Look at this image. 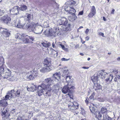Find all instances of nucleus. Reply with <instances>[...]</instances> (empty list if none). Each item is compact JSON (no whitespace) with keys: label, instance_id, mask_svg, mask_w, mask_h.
<instances>
[{"label":"nucleus","instance_id":"obj_31","mask_svg":"<svg viewBox=\"0 0 120 120\" xmlns=\"http://www.w3.org/2000/svg\"><path fill=\"white\" fill-rule=\"evenodd\" d=\"M26 15L27 16V19L26 20V22H30V21L32 19V16L30 14H28V13H26Z\"/></svg>","mask_w":120,"mask_h":120},{"label":"nucleus","instance_id":"obj_62","mask_svg":"<svg viewBox=\"0 0 120 120\" xmlns=\"http://www.w3.org/2000/svg\"><path fill=\"white\" fill-rule=\"evenodd\" d=\"M82 68L84 69H88L89 68L88 67H83Z\"/></svg>","mask_w":120,"mask_h":120},{"label":"nucleus","instance_id":"obj_4","mask_svg":"<svg viewBox=\"0 0 120 120\" xmlns=\"http://www.w3.org/2000/svg\"><path fill=\"white\" fill-rule=\"evenodd\" d=\"M75 87L71 85V84H69V83L67 84V85L65 86L62 89V91L63 93L64 94H66L68 92V93L71 92L74 89Z\"/></svg>","mask_w":120,"mask_h":120},{"label":"nucleus","instance_id":"obj_32","mask_svg":"<svg viewBox=\"0 0 120 120\" xmlns=\"http://www.w3.org/2000/svg\"><path fill=\"white\" fill-rule=\"evenodd\" d=\"M43 46L45 47H49L51 45V44L49 42L45 43L43 42L41 43Z\"/></svg>","mask_w":120,"mask_h":120},{"label":"nucleus","instance_id":"obj_42","mask_svg":"<svg viewBox=\"0 0 120 120\" xmlns=\"http://www.w3.org/2000/svg\"><path fill=\"white\" fill-rule=\"evenodd\" d=\"M6 100L5 98H4V100L0 101L1 102L0 103H1L2 104V105H6L7 104V102L6 100Z\"/></svg>","mask_w":120,"mask_h":120},{"label":"nucleus","instance_id":"obj_9","mask_svg":"<svg viewBox=\"0 0 120 120\" xmlns=\"http://www.w3.org/2000/svg\"><path fill=\"white\" fill-rule=\"evenodd\" d=\"M14 90H12L7 93V94L5 96L6 100L10 99L12 98H14Z\"/></svg>","mask_w":120,"mask_h":120},{"label":"nucleus","instance_id":"obj_29","mask_svg":"<svg viewBox=\"0 0 120 120\" xmlns=\"http://www.w3.org/2000/svg\"><path fill=\"white\" fill-rule=\"evenodd\" d=\"M89 108L91 111L94 113L96 111V107L95 105H90L89 106Z\"/></svg>","mask_w":120,"mask_h":120},{"label":"nucleus","instance_id":"obj_40","mask_svg":"<svg viewBox=\"0 0 120 120\" xmlns=\"http://www.w3.org/2000/svg\"><path fill=\"white\" fill-rule=\"evenodd\" d=\"M27 78L30 80H33L34 79V76L32 74V73L31 72V73L28 76H27Z\"/></svg>","mask_w":120,"mask_h":120},{"label":"nucleus","instance_id":"obj_27","mask_svg":"<svg viewBox=\"0 0 120 120\" xmlns=\"http://www.w3.org/2000/svg\"><path fill=\"white\" fill-rule=\"evenodd\" d=\"M19 10H20L23 11H26L27 9V7L25 5L23 4L20 6L19 7Z\"/></svg>","mask_w":120,"mask_h":120},{"label":"nucleus","instance_id":"obj_11","mask_svg":"<svg viewBox=\"0 0 120 120\" xmlns=\"http://www.w3.org/2000/svg\"><path fill=\"white\" fill-rule=\"evenodd\" d=\"M64 9L65 10L68 12V13L70 14L72 13V12L75 13L76 11L74 9V8L71 7L69 6H66L65 7Z\"/></svg>","mask_w":120,"mask_h":120},{"label":"nucleus","instance_id":"obj_59","mask_svg":"<svg viewBox=\"0 0 120 120\" xmlns=\"http://www.w3.org/2000/svg\"><path fill=\"white\" fill-rule=\"evenodd\" d=\"M18 120H22L21 117L19 116L18 117L17 119Z\"/></svg>","mask_w":120,"mask_h":120},{"label":"nucleus","instance_id":"obj_6","mask_svg":"<svg viewBox=\"0 0 120 120\" xmlns=\"http://www.w3.org/2000/svg\"><path fill=\"white\" fill-rule=\"evenodd\" d=\"M19 8L18 6L14 7L10 10V13L12 15H17L19 13Z\"/></svg>","mask_w":120,"mask_h":120},{"label":"nucleus","instance_id":"obj_21","mask_svg":"<svg viewBox=\"0 0 120 120\" xmlns=\"http://www.w3.org/2000/svg\"><path fill=\"white\" fill-rule=\"evenodd\" d=\"M70 14H71V15L68 18L69 20L71 21H75L77 18V17L75 16V13L73 12L72 13Z\"/></svg>","mask_w":120,"mask_h":120},{"label":"nucleus","instance_id":"obj_60","mask_svg":"<svg viewBox=\"0 0 120 120\" xmlns=\"http://www.w3.org/2000/svg\"><path fill=\"white\" fill-rule=\"evenodd\" d=\"M115 11V10L114 9H112L111 12V14H114V12Z\"/></svg>","mask_w":120,"mask_h":120},{"label":"nucleus","instance_id":"obj_53","mask_svg":"<svg viewBox=\"0 0 120 120\" xmlns=\"http://www.w3.org/2000/svg\"><path fill=\"white\" fill-rule=\"evenodd\" d=\"M115 74H116L118 73L117 71L116 70H113L112 71Z\"/></svg>","mask_w":120,"mask_h":120},{"label":"nucleus","instance_id":"obj_35","mask_svg":"<svg viewBox=\"0 0 120 120\" xmlns=\"http://www.w3.org/2000/svg\"><path fill=\"white\" fill-rule=\"evenodd\" d=\"M5 78H6V77H8V76H10L11 74V72L9 70H8L7 71L5 72Z\"/></svg>","mask_w":120,"mask_h":120},{"label":"nucleus","instance_id":"obj_57","mask_svg":"<svg viewBox=\"0 0 120 120\" xmlns=\"http://www.w3.org/2000/svg\"><path fill=\"white\" fill-rule=\"evenodd\" d=\"M99 35H101L103 37H104V34L103 33L100 32L99 33Z\"/></svg>","mask_w":120,"mask_h":120},{"label":"nucleus","instance_id":"obj_15","mask_svg":"<svg viewBox=\"0 0 120 120\" xmlns=\"http://www.w3.org/2000/svg\"><path fill=\"white\" fill-rule=\"evenodd\" d=\"M6 112L7 110L6 109L2 111V115L3 116L2 118L3 120H6V119L7 120L9 118L8 117L10 115L9 114L8 115H6Z\"/></svg>","mask_w":120,"mask_h":120},{"label":"nucleus","instance_id":"obj_16","mask_svg":"<svg viewBox=\"0 0 120 120\" xmlns=\"http://www.w3.org/2000/svg\"><path fill=\"white\" fill-rule=\"evenodd\" d=\"M66 2L65 4L68 5V6H74L76 5V0H68Z\"/></svg>","mask_w":120,"mask_h":120},{"label":"nucleus","instance_id":"obj_52","mask_svg":"<svg viewBox=\"0 0 120 120\" xmlns=\"http://www.w3.org/2000/svg\"><path fill=\"white\" fill-rule=\"evenodd\" d=\"M83 11H80V12H79L78 14V15H82L83 14Z\"/></svg>","mask_w":120,"mask_h":120},{"label":"nucleus","instance_id":"obj_22","mask_svg":"<svg viewBox=\"0 0 120 120\" xmlns=\"http://www.w3.org/2000/svg\"><path fill=\"white\" fill-rule=\"evenodd\" d=\"M51 70V68H50L49 67L44 66L40 70L41 72L43 73L46 72L50 71Z\"/></svg>","mask_w":120,"mask_h":120},{"label":"nucleus","instance_id":"obj_43","mask_svg":"<svg viewBox=\"0 0 120 120\" xmlns=\"http://www.w3.org/2000/svg\"><path fill=\"white\" fill-rule=\"evenodd\" d=\"M95 95V94L94 92H93V93L89 97V98H88L89 99V100H94V97Z\"/></svg>","mask_w":120,"mask_h":120},{"label":"nucleus","instance_id":"obj_64","mask_svg":"<svg viewBox=\"0 0 120 120\" xmlns=\"http://www.w3.org/2000/svg\"><path fill=\"white\" fill-rule=\"evenodd\" d=\"M85 39L87 41H88L89 39V37H86Z\"/></svg>","mask_w":120,"mask_h":120},{"label":"nucleus","instance_id":"obj_63","mask_svg":"<svg viewBox=\"0 0 120 120\" xmlns=\"http://www.w3.org/2000/svg\"><path fill=\"white\" fill-rule=\"evenodd\" d=\"M52 47L53 48H54L55 47V43L54 42H53L52 44Z\"/></svg>","mask_w":120,"mask_h":120},{"label":"nucleus","instance_id":"obj_58","mask_svg":"<svg viewBox=\"0 0 120 120\" xmlns=\"http://www.w3.org/2000/svg\"><path fill=\"white\" fill-rule=\"evenodd\" d=\"M89 30L88 29H87L85 31V33H86V34H87L89 32Z\"/></svg>","mask_w":120,"mask_h":120},{"label":"nucleus","instance_id":"obj_13","mask_svg":"<svg viewBox=\"0 0 120 120\" xmlns=\"http://www.w3.org/2000/svg\"><path fill=\"white\" fill-rule=\"evenodd\" d=\"M50 60L49 58H46L45 59L44 63V66L49 67L50 68H51L50 65Z\"/></svg>","mask_w":120,"mask_h":120},{"label":"nucleus","instance_id":"obj_24","mask_svg":"<svg viewBox=\"0 0 120 120\" xmlns=\"http://www.w3.org/2000/svg\"><path fill=\"white\" fill-rule=\"evenodd\" d=\"M108 74V73L106 72L101 71L99 72V73H98L99 76L103 79H105L106 76V75Z\"/></svg>","mask_w":120,"mask_h":120},{"label":"nucleus","instance_id":"obj_14","mask_svg":"<svg viewBox=\"0 0 120 120\" xmlns=\"http://www.w3.org/2000/svg\"><path fill=\"white\" fill-rule=\"evenodd\" d=\"M29 39L32 41H33L34 39L33 37L29 36L25 34L24 40H23V43H28L29 42Z\"/></svg>","mask_w":120,"mask_h":120},{"label":"nucleus","instance_id":"obj_26","mask_svg":"<svg viewBox=\"0 0 120 120\" xmlns=\"http://www.w3.org/2000/svg\"><path fill=\"white\" fill-rule=\"evenodd\" d=\"M102 86L100 84H94V89L95 90H102Z\"/></svg>","mask_w":120,"mask_h":120},{"label":"nucleus","instance_id":"obj_47","mask_svg":"<svg viewBox=\"0 0 120 120\" xmlns=\"http://www.w3.org/2000/svg\"><path fill=\"white\" fill-rule=\"evenodd\" d=\"M5 12L4 10H1L0 9V16L3 15Z\"/></svg>","mask_w":120,"mask_h":120},{"label":"nucleus","instance_id":"obj_55","mask_svg":"<svg viewBox=\"0 0 120 120\" xmlns=\"http://www.w3.org/2000/svg\"><path fill=\"white\" fill-rule=\"evenodd\" d=\"M79 45H76L75 46V48L76 49H77L78 48H79Z\"/></svg>","mask_w":120,"mask_h":120},{"label":"nucleus","instance_id":"obj_5","mask_svg":"<svg viewBox=\"0 0 120 120\" xmlns=\"http://www.w3.org/2000/svg\"><path fill=\"white\" fill-rule=\"evenodd\" d=\"M36 25V24L34 23L30 24L27 22L25 25V28L26 29H28L30 31H34L35 28L34 26Z\"/></svg>","mask_w":120,"mask_h":120},{"label":"nucleus","instance_id":"obj_7","mask_svg":"<svg viewBox=\"0 0 120 120\" xmlns=\"http://www.w3.org/2000/svg\"><path fill=\"white\" fill-rule=\"evenodd\" d=\"M11 20V18L6 15L0 17V20L7 24Z\"/></svg>","mask_w":120,"mask_h":120},{"label":"nucleus","instance_id":"obj_33","mask_svg":"<svg viewBox=\"0 0 120 120\" xmlns=\"http://www.w3.org/2000/svg\"><path fill=\"white\" fill-rule=\"evenodd\" d=\"M51 53L55 57H56L58 55V52L55 51L53 49H52V50Z\"/></svg>","mask_w":120,"mask_h":120},{"label":"nucleus","instance_id":"obj_49","mask_svg":"<svg viewBox=\"0 0 120 120\" xmlns=\"http://www.w3.org/2000/svg\"><path fill=\"white\" fill-rule=\"evenodd\" d=\"M69 60V59H66L64 58H62L61 59V60L62 61H67Z\"/></svg>","mask_w":120,"mask_h":120},{"label":"nucleus","instance_id":"obj_19","mask_svg":"<svg viewBox=\"0 0 120 120\" xmlns=\"http://www.w3.org/2000/svg\"><path fill=\"white\" fill-rule=\"evenodd\" d=\"M94 114L96 115V117L99 120H101L102 119V115L99 111H96L94 113Z\"/></svg>","mask_w":120,"mask_h":120},{"label":"nucleus","instance_id":"obj_51","mask_svg":"<svg viewBox=\"0 0 120 120\" xmlns=\"http://www.w3.org/2000/svg\"><path fill=\"white\" fill-rule=\"evenodd\" d=\"M59 45V46H59L60 47V46L62 48V49H63L65 48L64 46V45H62L61 44H60Z\"/></svg>","mask_w":120,"mask_h":120},{"label":"nucleus","instance_id":"obj_41","mask_svg":"<svg viewBox=\"0 0 120 120\" xmlns=\"http://www.w3.org/2000/svg\"><path fill=\"white\" fill-rule=\"evenodd\" d=\"M71 78V77L68 76V75L66 76V81L67 82H66L67 83V84H68V83H69V84H71L70 83V82H69V80H70Z\"/></svg>","mask_w":120,"mask_h":120},{"label":"nucleus","instance_id":"obj_25","mask_svg":"<svg viewBox=\"0 0 120 120\" xmlns=\"http://www.w3.org/2000/svg\"><path fill=\"white\" fill-rule=\"evenodd\" d=\"M45 83H48V84L46 85H49L50 84H53V81L50 78H47L45 79L44 81Z\"/></svg>","mask_w":120,"mask_h":120},{"label":"nucleus","instance_id":"obj_12","mask_svg":"<svg viewBox=\"0 0 120 120\" xmlns=\"http://www.w3.org/2000/svg\"><path fill=\"white\" fill-rule=\"evenodd\" d=\"M61 74L60 72L55 73L52 76L53 78L54 79L57 80L59 82H60L61 81Z\"/></svg>","mask_w":120,"mask_h":120},{"label":"nucleus","instance_id":"obj_46","mask_svg":"<svg viewBox=\"0 0 120 120\" xmlns=\"http://www.w3.org/2000/svg\"><path fill=\"white\" fill-rule=\"evenodd\" d=\"M95 14H94V13H91V12H90V13H89L88 16L89 18H92L93 17V16Z\"/></svg>","mask_w":120,"mask_h":120},{"label":"nucleus","instance_id":"obj_44","mask_svg":"<svg viewBox=\"0 0 120 120\" xmlns=\"http://www.w3.org/2000/svg\"><path fill=\"white\" fill-rule=\"evenodd\" d=\"M101 112L104 113V114L105 113H107V109L105 108L102 107L101 109Z\"/></svg>","mask_w":120,"mask_h":120},{"label":"nucleus","instance_id":"obj_10","mask_svg":"<svg viewBox=\"0 0 120 120\" xmlns=\"http://www.w3.org/2000/svg\"><path fill=\"white\" fill-rule=\"evenodd\" d=\"M36 24V25L34 26L35 27L34 31H33L37 34H41L43 30L42 27L41 26H39V27L38 28L37 26L38 24Z\"/></svg>","mask_w":120,"mask_h":120},{"label":"nucleus","instance_id":"obj_56","mask_svg":"<svg viewBox=\"0 0 120 120\" xmlns=\"http://www.w3.org/2000/svg\"><path fill=\"white\" fill-rule=\"evenodd\" d=\"M83 46L84 47V48L85 49H86L88 48V47L85 44H84L83 45Z\"/></svg>","mask_w":120,"mask_h":120},{"label":"nucleus","instance_id":"obj_45","mask_svg":"<svg viewBox=\"0 0 120 120\" xmlns=\"http://www.w3.org/2000/svg\"><path fill=\"white\" fill-rule=\"evenodd\" d=\"M20 90H18L16 92L15 94V95L17 97H18L19 96L20 94Z\"/></svg>","mask_w":120,"mask_h":120},{"label":"nucleus","instance_id":"obj_48","mask_svg":"<svg viewBox=\"0 0 120 120\" xmlns=\"http://www.w3.org/2000/svg\"><path fill=\"white\" fill-rule=\"evenodd\" d=\"M98 100L101 102H103L105 101V99L103 98H98Z\"/></svg>","mask_w":120,"mask_h":120},{"label":"nucleus","instance_id":"obj_61","mask_svg":"<svg viewBox=\"0 0 120 120\" xmlns=\"http://www.w3.org/2000/svg\"><path fill=\"white\" fill-rule=\"evenodd\" d=\"M68 95H69V96L71 98L73 99V97L72 95H70L69 93H68Z\"/></svg>","mask_w":120,"mask_h":120},{"label":"nucleus","instance_id":"obj_28","mask_svg":"<svg viewBox=\"0 0 120 120\" xmlns=\"http://www.w3.org/2000/svg\"><path fill=\"white\" fill-rule=\"evenodd\" d=\"M103 120H112L110 117L109 116L107 113L104 114Z\"/></svg>","mask_w":120,"mask_h":120},{"label":"nucleus","instance_id":"obj_8","mask_svg":"<svg viewBox=\"0 0 120 120\" xmlns=\"http://www.w3.org/2000/svg\"><path fill=\"white\" fill-rule=\"evenodd\" d=\"M0 31L2 34L5 37L9 36L10 33L6 29H4L2 28H0Z\"/></svg>","mask_w":120,"mask_h":120},{"label":"nucleus","instance_id":"obj_17","mask_svg":"<svg viewBox=\"0 0 120 120\" xmlns=\"http://www.w3.org/2000/svg\"><path fill=\"white\" fill-rule=\"evenodd\" d=\"M27 89L28 91H34L37 90V92L38 93V89H37L36 86L33 84H31V87L30 88H27Z\"/></svg>","mask_w":120,"mask_h":120},{"label":"nucleus","instance_id":"obj_38","mask_svg":"<svg viewBox=\"0 0 120 120\" xmlns=\"http://www.w3.org/2000/svg\"><path fill=\"white\" fill-rule=\"evenodd\" d=\"M79 105H68V107L71 109H75L78 108Z\"/></svg>","mask_w":120,"mask_h":120},{"label":"nucleus","instance_id":"obj_34","mask_svg":"<svg viewBox=\"0 0 120 120\" xmlns=\"http://www.w3.org/2000/svg\"><path fill=\"white\" fill-rule=\"evenodd\" d=\"M99 76L98 75L94 76L92 78V80L93 82H98Z\"/></svg>","mask_w":120,"mask_h":120},{"label":"nucleus","instance_id":"obj_1","mask_svg":"<svg viewBox=\"0 0 120 120\" xmlns=\"http://www.w3.org/2000/svg\"><path fill=\"white\" fill-rule=\"evenodd\" d=\"M53 85H46L43 84L38 86V95L41 96L43 94L46 97L51 95V93L53 92H55L58 90L60 86L58 83L56 84L53 86Z\"/></svg>","mask_w":120,"mask_h":120},{"label":"nucleus","instance_id":"obj_2","mask_svg":"<svg viewBox=\"0 0 120 120\" xmlns=\"http://www.w3.org/2000/svg\"><path fill=\"white\" fill-rule=\"evenodd\" d=\"M44 34L46 35L53 36L56 37L58 35L59 36L61 34L59 28L58 26L53 28V30L48 28L44 32Z\"/></svg>","mask_w":120,"mask_h":120},{"label":"nucleus","instance_id":"obj_39","mask_svg":"<svg viewBox=\"0 0 120 120\" xmlns=\"http://www.w3.org/2000/svg\"><path fill=\"white\" fill-rule=\"evenodd\" d=\"M4 65H2L0 67V74L1 76H2V74L3 72L4 69Z\"/></svg>","mask_w":120,"mask_h":120},{"label":"nucleus","instance_id":"obj_50","mask_svg":"<svg viewBox=\"0 0 120 120\" xmlns=\"http://www.w3.org/2000/svg\"><path fill=\"white\" fill-rule=\"evenodd\" d=\"M90 101V100L88 98H86L85 101V102L86 103V104H88V102H89Z\"/></svg>","mask_w":120,"mask_h":120},{"label":"nucleus","instance_id":"obj_18","mask_svg":"<svg viewBox=\"0 0 120 120\" xmlns=\"http://www.w3.org/2000/svg\"><path fill=\"white\" fill-rule=\"evenodd\" d=\"M25 35V34H23L20 36V34H17L16 35L15 38L23 41V40H24Z\"/></svg>","mask_w":120,"mask_h":120},{"label":"nucleus","instance_id":"obj_20","mask_svg":"<svg viewBox=\"0 0 120 120\" xmlns=\"http://www.w3.org/2000/svg\"><path fill=\"white\" fill-rule=\"evenodd\" d=\"M15 22V26L18 28H21L23 27L24 25V24L21 23V21L20 20H18Z\"/></svg>","mask_w":120,"mask_h":120},{"label":"nucleus","instance_id":"obj_37","mask_svg":"<svg viewBox=\"0 0 120 120\" xmlns=\"http://www.w3.org/2000/svg\"><path fill=\"white\" fill-rule=\"evenodd\" d=\"M90 12L96 14V9L94 6H93L90 9Z\"/></svg>","mask_w":120,"mask_h":120},{"label":"nucleus","instance_id":"obj_23","mask_svg":"<svg viewBox=\"0 0 120 120\" xmlns=\"http://www.w3.org/2000/svg\"><path fill=\"white\" fill-rule=\"evenodd\" d=\"M62 76L63 77L68 75L69 73L68 70L66 68L63 69L62 70Z\"/></svg>","mask_w":120,"mask_h":120},{"label":"nucleus","instance_id":"obj_30","mask_svg":"<svg viewBox=\"0 0 120 120\" xmlns=\"http://www.w3.org/2000/svg\"><path fill=\"white\" fill-rule=\"evenodd\" d=\"M113 78V76L112 74H110L109 76L107 77V79H106L105 80L106 82L109 81L110 82L112 81V80Z\"/></svg>","mask_w":120,"mask_h":120},{"label":"nucleus","instance_id":"obj_3","mask_svg":"<svg viewBox=\"0 0 120 120\" xmlns=\"http://www.w3.org/2000/svg\"><path fill=\"white\" fill-rule=\"evenodd\" d=\"M58 22L60 25H64V26L63 30L65 31H69V28L70 26V24L69 23L67 24L68 20L65 17L61 18L60 20H59Z\"/></svg>","mask_w":120,"mask_h":120},{"label":"nucleus","instance_id":"obj_54","mask_svg":"<svg viewBox=\"0 0 120 120\" xmlns=\"http://www.w3.org/2000/svg\"><path fill=\"white\" fill-rule=\"evenodd\" d=\"M26 115H28L29 116V117H31L32 116V113H26Z\"/></svg>","mask_w":120,"mask_h":120},{"label":"nucleus","instance_id":"obj_36","mask_svg":"<svg viewBox=\"0 0 120 120\" xmlns=\"http://www.w3.org/2000/svg\"><path fill=\"white\" fill-rule=\"evenodd\" d=\"M31 72L33 75L34 76V78L38 76V72L36 70H34L31 71Z\"/></svg>","mask_w":120,"mask_h":120}]
</instances>
